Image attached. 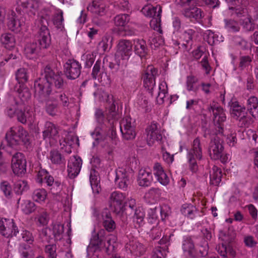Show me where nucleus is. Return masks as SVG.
Listing matches in <instances>:
<instances>
[{"label": "nucleus", "mask_w": 258, "mask_h": 258, "mask_svg": "<svg viewBox=\"0 0 258 258\" xmlns=\"http://www.w3.org/2000/svg\"><path fill=\"white\" fill-rule=\"evenodd\" d=\"M25 7L29 8L33 15L37 14L41 19L42 24L39 29L37 40L40 48H48L51 44V36L45 24L49 25L54 7L44 0H29Z\"/></svg>", "instance_id": "obj_1"}, {"label": "nucleus", "mask_w": 258, "mask_h": 258, "mask_svg": "<svg viewBox=\"0 0 258 258\" xmlns=\"http://www.w3.org/2000/svg\"><path fill=\"white\" fill-rule=\"evenodd\" d=\"M60 88L63 81L58 73H55L50 67H46L41 74V77L34 83L35 97L41 101L47 100L51 92V86Z\"/></svg>", "instance_id": "obj_2"}, {"label": "nucleus", "mask_w": 258, "mask_h": 258, "mask_svg": "<svg viewBox=\"0 0 258 258\" xmlns=\"http://www.w3.org/2000/svg\"><path fill=\"white\" fill-rule=\"evenodd\" d=\"M247 2L246 0H234L231 3V6L229 5L228 10L224 12L225 15L230 14L231 15H235L241 18L240 21L243 28L246 31H251L254 29V24L251 21V18L247 14L246 6Z\"/></svg>", "instance_id": "obj_3"}, {"label": "nucleus", "mask_w": 258, "mask_h": 258, "mask_svg": "<svg viewBox=\"0 0 258 258\" xmlns=\"http://www.w3.org/2000/svg\"><path fill=\"white\" fill-rule=\"evenodd\" d=\"M105 233L104 229H100L96 232L94 229L92 232L91 244L99 249L104 248L107 252L110 253L113 251L117 246V237L114 235L110 234L105 238V241H104Z\"/></svg>", "instance_id": "obj_4"}, {"label": "nucleus", "mask_w": 258, "mask_h": 258, "mask_svg": "<svg viewBox=\"0 0 258 258\" xmlns=\"http://www.w3.org/2000/svg\"><path fill=\"white\" fill-rule=\"evenodd\" d=\"M6 140L8 145L12 148L18 145L20 141L26 145L30 143L27 132L21 127L11 128L6 135Z\"/></svg>", "instance_id": "obj_5"}, {"label": "nucleus", "mask_w": 258, "mask_h": 258, "mask_svg": "<svg viewBox=\"0 0 258 258\" xmlns=\"http://www.w3.org/2000/svg\"><path fill=\"white\" fill-rule=\"evenodd\" d=\"M202 158V149L199 138L195 139L191 148L187 151V159L190 170L195 172L197 170V161Z\"/></svg>", "instance_id": "obj_6"}, {"label": "nucleus", "mask_w": 258, "mask_h": 258, "mask_svg": "<svg viewBox=\"0 0 258 258\" xmlns=\"http://www.w3.org/2000/svg\"><path fill=\"white\" fill-rule=\"evenodd\" d=\"M133 44L128 40H120L117 44L115 59L118 65L124 63L132 53Z\"/></svg>", "instance_id": "obj_7"}, {"label": "nucleus", "mask_w": 258, "mask_h": 258, "mask_svg": "<svg viewBox=\"0 0 258 258\" xmlns=\"http://www.w3.org/2000/svg\"><path fill=\"white\" fill-rule=\"evenodd\" d=\"M230 112L233 118L239 120L241 127L247 126L250 123L251 118L247 116L245 108L237 102H235L231 104Z\"/></svg>", "instance_id": "obj_8"}, {"label": "nucleus", "mask_w": 258, "mask_h": 258, "mask_svg": "<svg viewBox=\"0 0 258 258\" xmlns=\"http://www.w3.org/2000/svg\"><path fill=\"white\" fill-rule=\"evenodd\" d=\"M210 111L213 113V121L215 126L218 128V134H223L224 122L226 120L224 110L218 104L213 103L210 106Z\"/></svg>", "instance_id": "obj_9"}, {"label": "nucleus", "mask_w": 258, "mask_h": 258, "mask_svg": "<svg viewBox=\"0 0 258 258\" xmlns=\"http://www.w3.org/2000/svg\"><path fill=\"white\" fill-rule=\"evenodd\" d=\"M147 142L149 146H152L160 143L162 135L159 128V124L153 121L148 126L146 130Z\"/></svg>", "instance_id": "obj_10"}, {"label": "nucleus", "mask_w": 258, "mask_h": 258, "mask_svg": "<svg viewBox=\"0 0 258 258\" xmlns=\"http://www.w3.org/2000/svg\"><path fill=\"white\" fill-rule=\"evenodd\" d=\"M27 162L24 155L21 153L15 154L12 159L11 167L14 173L22 176L26 171Z\"/></svg>", "instance_id": "obj_11"}, {"label": "nucleus", "mask_w": 258, "mask_h": 258, "mask_svg": "<svg viewBox=\"0 0 258 258\" xmlns=\"http://www.w3.org/2000/svg\"><path fill=\"white\" fill-rule=\"evenodd\" d=\"M0 233L6 237H10L16 236L19 230L13 219L2 218L0 219Z\"/></svg>", "instance_id": "obj_12"}, {"label": "nucleus", "mask_w": 258, "mask_h": 258, "mask_svg": "<svg viewBox=\"0 0 258 258\" xmlns=\"http://www.w3.org/2000/svg\"><path fill=\"white\" fill-rule=\"evenodd\" d=\"M120 127L125 139L132 140L135 138L136 133L135 121L130 117H126L121 120Z\"/></svg>", "instance_id": "obj_13"}, {"label": "nucleus", "mask_w": 258, "mask_h": 258, "mask_svg": "<svg viewBox=\"0 0 258 258\" xmlns=\"http://www.w3.org/2000/svg\"><path fill=\"white\" fill-rule=\"evenodd\" d=\"M94 216L99 221L102 222V225L106 230L108 232L113 231L116 228V224L112 219L108 210L104 209L99 213H94Z\"/></svg>", "instance_id": "obj_14"}, {"label": "nucleus", "mask_w": 258, "mask_h": 258, "mask_svg": "<svg viewBox=\"0 0 258 258\" xmlns=\"http://www.w3.org/2000/svg\"><path fill=\"white\" fill-rule=\"evenodd\" d=\"M81 69L80 63L74 59L68 60L64 65L65 75L70 79L77 78L80 75Z\"/></svg>", "instance_id": "obj_15"}, {"label": "nucleus", "mask_w": 258, "mask_h": 258, "mask_svg": "<svg viewBox=\"0 0 258 258\" xmlns=\"http://www.w3.org/2000/svg\"><path fill=\"white\" fill-rule=\"evenodd\" d=\"M36 180L39 183L45 182L48 186H52L51 190L54 189L57 191L60 189V182L58 180L54 181L53 177L44 169L39 171Z\"/></svg>", "instance_id": "obj_16"}, {"label": "nucleus", "mask_w": 258, "mask_h": 258, "mask_svg": "<svg viewBox=\"0 0 258 258\" xmlns=\"http://www.w3.org/2000/svg\"><path fill=\"white\" fill-rule=\"evenodd\" d=\"M57 134V128L55 124L49 121L45 123L42 136L46 142H48L50 145L54 144L58 138Z\"/></svg>", "instance_id": "obj_17"}, {"label": "nucleus", "mask_w": 258, "mask_h": 258, "mask_svg": "<svg viewBox=\"0 0 258 258\" xmlns=\"http://www.w3.org/2000/svg\"><path fill=\"white\" fill-rule=\"evenodd\" d=\"M157 70L152 66H148L143 76V84L144 87L152 93L155 86V75Z\"/></svg>", "instance_id": "obj_18"}, {"label": "nucleus", "mask_w": 258, "mask_h": 258, "mask_svg": "<svg viewBox=\"0 0 258 258\" xmlns=\"http://www.w3.org/2000/svg\"><path fill=\"white\" fill-rule=\"evenodd\" d=\"M223 146L219 137L216 136L211 140L209 148L211 158L213 160H218L221 156L223 151Z\"/></svg>", "instance_id": "obj_19"}, {"label": "nucleus", "mask_w": 258, "mask_h": 258, "mask_svg": "<svg viewBox=\"0 0 258 258\" xmlns=\"http://www.w3.org/2000/svg\"><path fill=\"white\" fill-rule=\"evenodd\" d=\"M130 172L129 169L119 167L116 171L115 182L118 187L122 189H126L129 183Z\"/></svg>", "instance_id": "obj_20"}, {"label": "nucleus", "mask_w": 258, "mask_h": 258, "mask_svg": "<svg viewBox=\"0 0 258 258\" xmlns=\"http://www.w3.org/2000/svg\"><path fill=\"white\" fill-rule=\"evenodd\" d=\"M24 25L23 18L17 16L14 12H11L8 17L7 25L10 30L12 31L18 32Z\"/></svg>", "instance_id": "obj_21"}, {"label": "nucleus", "mask_w": 258, "mask_h": 258, "mask_svg": "<svg viewBox=\"0 0 258 258\" xmlns=\"http://www.w3.org/2000/svg\"><path fill=\"white\" fill-rule=\"evenodd\" d=\"M125 199L123 194L119 191L112 192L110 197L109 204L111 210L115 212L119 213L122 208V203Z\"/></svg>", "instance_id": "obj_22"}, {"label": "nucleus", "mask_w": 258, "mask_h": 258, "mask_svg": "<svg viewBox=\"0 0 258 258\" xmlns=\"http://www.w3.org/2000/svg\"><path fill=\"white\" fill-rule=\"evenodd\" d=\"M82 165V161L79 157L73 156L70 158L68 165V175L74 178L79 173Z\"/></svg>", "instance_id": "obj_23"}, {"label": "nucleus", "mask_w": 258, "mask_h": 258, "mask_svg": "<svg viewBox=\"0 0 258 258\" xmlns=\"http://www.w3.org/2000/svg\"><path fill=\"white\" fill-rule=\"evenodd\" d=\"M87 9L95 17L104 16L107 11V8L103 0H94Z\"/></svg>", "instance_id": "obj_24"}, {"label": "nucleus", "mask_w": 258, "mask_h": 258, "mask_svg": "<svg viewBox=\"0 0 258 258\" xmlns=\"http://www.w3.org/2000/svg\"><path fill=\"white\" fill-rule=\"evenodd\" d=\"M153 172L155 177L160 184L166 186L169 183V177L160 163L154 164L153 167Z\"/></svg>", "instance_id": "obj_25"}, {"label": "nucleus", "mask_w": 258, "mask_h": 258, "mask_svg": "<svg viewBox=\"0 0 258 258\" xmlns=\"http://www.w3.org/2000/svg\"><path fill=\"white\" fill-rule=\"evenodd\" d=\"M153 181L152 172L149 170L141 169L139 170L138 177V184L140 186H149Z\"/></svg>", "instance_id": "obj_26"}, {"label": "nucleus", "mask_w": 258, "mask_h": 258, "mask_svg": "<svg viewBox=\"0 0 258 258\" xmlns=\"http://www.w3.org/2000/svg\"><path fill=\"white\" fill-rule=\"evenodd\" d=\"M35 112L34 109L30 106L25 107L24 111L21 110L17 113V117L19 121L22 123H25L28 121L30 122L34 121Z\"/></svg>", "instance_id": "obj_27"}, {"label": "nucleus", "mask_w": 258, "mask_h": 258, "mask_svg": "<svg viewBox=\"0 0 258 258\" xmlns=\"http://www.w3.org/2000/svg\"><path fill=\"white\" fill-rule=\"evenodd\" d=\"M183 15L191 21H200L204 17V13L197 7L185 9L183 12Z\"/></svg>", "instance_id": "obj_28"}, {"label": "nucleus", "mask_w": 258, "mask_h": 258, "mask_svg": "<svg viewBox=\"0 0 258 258\" xmlns=\"http://www.w3.org/2000/svg\"><path fill=\"white\" fill-rule=\"evenodd\" d=\"M204 38L211 45L224 41V37L219 33H215L210 30H207L204 33Z\"/></svg>", "instance_id": "obj_29"}, {"label": "nucleus", "mask_w": 258, "mask_h": 258, "mask_svg": "<svg viewBox=\"0 0 258 258\" xmlns=\"http://www.w3.org/2000/svg\"><path fill=\"white\" fill-rule=\"evenodd\" d=\"M125 247L127 250L133 254L137 256H141L143 255L145 251V247L141 243L137 241H132L127 243Z\"/></svg>", "instance_id": "obj_30"}, {"label": "nucleus", "mask_w": 258, "mask_h": 258, "mask_svg": "<svg viewBox=\"0 0 258 258\" xmlns=\"http://www.w3.org/2000/svg\"><path fill=\"white\" fill-rule=\"evenodd\" d=\"M0 41L2 45L8 50H12L16 45L15 37L10 33L3 34L0 37Z\"/></svg>", "instance_id": "obj_31"}, {"label": "nucleus", "mask_w": 258, "mask_h": 258, "mask_svg": "<svg viewBox=\"0 0 258 258\" xmlns=\"http://www.w3.org/2000/svg\"><path fill=\"white\" fill-rule=\"evenodd\" d=\"M40 49L36 43H29L26 45L24 53L28 58L34 59L37 58Z\"/></svg>", "instance_id": "obj_32"}, {"label": "nucleus", "mask_w": 258, "mask_h": 258, "mask_svg": "<svg viewBox=\"0 0 258 258\" xmlns=\"http://www.w3.org/2000/svg\"><path fill=\"white\" fill-rule=\"evenodd\" d=\"M142 12L146 16L153 18L158 16H161L162 9L159 5L154 7L152 5H148L142 8Z\"/></svg>", "instance_id": "obj_33"}, {"label": "nucleus", "mask_w": 258, "mask_h": 258, "mask_svg": "<svg viewBox=\"0 0 258 258\" xmlns=\"http://www.w3.org/2000/svg\"><path fill=\"white\" fill-rule=\"evenodd\" d=\"M135 53L141 57L146 56L148 53L146 42L143 39H135L134 41Z\"/></svg>", "instance_id": "obj_34"}, {"label": "nucleus", "mask_w": 258, "mask_h": 258, "mask_svg": "<svg viewBox=\"0 0 258 258\" xmlns=\"http://www.w3.org/2000/svg\"><path fill=\"white\" fill-rule=\"evenodd\" d=\"M15 90L18 94V97L23 102L26 101L31 97V93L24 84H20L16 85Z\"/></svg>", "instance_id": "obj_35"}, {"label": "nucleus", "mask_w": 258, "mask_h": 258, "mask_svg": "<svg viewBox=\"0 0 258 258\" xmlns=\"http://www.w3.org/2000/svg\"><path fill=\"white\" fill-rule=\"evenodd\" d=\"M180 211L182 215L191 219L196 217L198 212L197 208L190 204L182 205Z\"/></svg>", "instance_id": "obj_36"}, {"label": "nucleus", "mask_w": 258, "mask_h": 258, "mask_svg": "<svg viewBox=\"0 0 258 258\" xmlns=\"http://www.w3.org/2000/svg\"><path fill=\"white\" fill-rule=\"evenodd\" d=\"M160 196V190L158 188L153 187L145 193L144 199L147 203L153 204L157 201Z\"/></svg>", "instance_id": "obj_37"}, {"label": "nucleus", "mask_w": 258, "mask_h": 258, "mask_svg": "<svg viewBox=\"0 0 258 258\" xmlns=\"http://www.w3.org/2000/svg\"><path fill=\"white\" fill-rule=\"evenodd\" d=\"M247 107L253 117H258V99L257 97L250 96L247 101Z\"/></svg>", "instance_id": "obj_38"}, {"label": "nucleus", "mask_w": 258, "mask_h": 258, "mask_svg": "<svg viewBox=\"0 0 258 258\" xmlns=\"http://www.w3.org/2000/svg\"><path fill=\"white\" fill-rule=\"evenodd\" d=\"M158 96L156 98L158 104H162L164 101V98L168 94V87L167 83L164 81H161L158 86Z\"/></svg>", "instance_id": "obj_39"}, {"label": "nucleus", "mask_w": 258, "mask_h": 258, "mask_svg": "<svg viewBox=\"0 0 258 258\" xmlns=\"http://www.w3.org/2000/svg\"><path fill=\"white\" fill-rule=\"evenodd\" d=\"M222 176L221 169L216 166H213L210 173L211 184L215 186L219 185L221 181Z\"/></svg>", "instance_id": "obj_40"}, {"label": "nucleus", "mask_w": 258, "mask_h": 258, "mask_svg": "<svg viewBox=\"0 0 258 258\" xmlns=\"http://www.w3.org/2000/svg\"><path fill=\"white\" fill-rule=\"evenodd\" d=\"M145 217V211L142 207H139L134 210L133 221L135 224L139 226L142 225L144 223Z\"/></svg>", "instance_id": "obj_41"}, {"label": "nucleus", "mask_w": 258, "mask_h": 258, "mask_svg": "<svg viewBox=\"0 0 258 258\" xmlns=\"http://www.w3.org/2000/svg\"><path fill=\"white\" fill-rule=\"evenodd\" d=\"M48 159L52 163L56 165H60L65 163L64 157L57 150L51 151Z\"/></svg>", "instance_id": "obj_42"}, {"label": "nucleus", "mask_w": 258, "mask_h": 258, "mask_svg": "<svg viewBox=\"0 0 258 258\" xmlns=\"http://www.w3.org/2000/svg\"><path fill=\"white\" fill-rule=\"evenodd\" d=\"M182 249L184 253L193 256L195 254V249L193 242L189 237L184 238L182 243Z\"/></svg>", "instance_id": "obj_43"}, {"label": "nucleus", "mask_w": 258, "mask_h": 258, "mask_svg": "<svg viewBox=\"0 0 258 258\" xmlns=\"http://www.w3.org/2000/svg\"><path fill=\"white\" fill-rule=\"evenodd\" d=\"M47 197V192L43 188L35 189L33 194V199L36 202L42 203L45 202Z\"/></svg>", "instance_id": "obj_44"}, {"label": "nucleus", "mask_w": 258, "mask_h": 258, "mask_svg": "<svg viewBox=\"0 0 258 258\" xmlns=\"http://www.w3.org/2000/svg\"><path fill=\"white\" fill-rule=\"evenodd\" d=\"M100 61H97L93 68L92 76L93 79H97L100 82H102L103 76L107 77V75L106 73H100Z\"/></svg>", "instance_id": "obj_45"}, {"label": "nucleus", "mask_w": 258, "mask_h": 258, "mask_svg": "<svg viewBox=\"0 0 258 258\" xmlns=\"http://www.w3.org/2000/svg\"><path fill=\"white\" fill-rule=\"evenodd\" d=\"M105 95L107 97L108 100H111V101H110V103L108 104V117H110L113 119H117L119 117V114L116 111V107L114 101L113 100L112 96H109L107 94H105Z\"/></svg>", "instance_id": "obj_46"}, {"label": "nucleus", "mask_w": 258, "mask_h": 258, "mask_svg": "<svg viewBox=\"0 0 258 258\" xmlns=\"http://www.w3.org/2000/svg\"><path fill=\"white\" fill-rule=\"evenodd\" d=\"M225 28L230 32H238L240 30L239 24L233 20L224 19Z\"/></svg>", "instance_id": "obj_47"}, {"label": "nucleus", "mask_w": 258, "mask_h": 258, "mask_svg": "<svg viewBox=\"0 0 258 258\" xmlns=\"http://www.w3.org/2000/svg\"><path fill=\"white\" fill-rule=\"evenodd\" d=\"M19 252L21 258H34L33 251L30 245H21L19 248Z\"/></svg>", "instance_id": "obj_48"}, {"label": "nucleus", "mask_w": 258, "mask_h": 258, "mask_svg": "<svg viewBox=\"0 0 258 258\" xmlns=\"http://www.w3.org/2000/svg\"><path fill=\"white\" fill-rule=\"evenodd\" d=\"M29 188L27 182L24 180H18L14 184V189L18 195H21Z\"/></svg>", "instance_id": "obj_49"}, {"label": "nucleus", "mask_w": 258, "mask_h": 258, "mask_svg": "<svg viewBox=\"0 0 258 258\" xmlns=\"http://www.w3.org/2000/svg\"><path fill=\"white\" fill-rule=\"evenodd\" d=\"M98 182L97 176L96 174L95 171L91 170L90 174V182L92 189L94 192L99 193V188L98 186Z\"/></svg>", "instance_id": "obj_50"}, {"label": "nucleus", "mask_w": 258, "mask_h": 258, "mask_svg": "<svg viewBox=\"0 0 258 258\" xmlns=\"http://www.w3.org/2000/svg\"><path fill=\"white\" fill-rule=\"evenodd\" d=\"M130 20L129 16L127 14H119L114 18V24L116 26L124 27Z\"/></svg>", "instance_id": "obj_51"}, {"label": "nucleus", "mask_w": 258, "mask_h": 258, "mask_svg": "<svg viewBox=\"0 0 258 258\" xmlns=\"http://www.w3.org/2000/svg\"><path fill=\"white\" fill-rule=\"evenodd\" d=\"M63 21L62 12L60 10L57 11L52 20L53 25L57 29H61L63 27Z\"/></svg>", "instance_id": "obj_52"}, {"label": "nucleus", "mask_w": 258, "mask_h": 258, "mask_svg": "<svg viewBox=\"0 0 258 258\" xmlns=\"http://www.w3.org/2000/svg\"><path fill=\"white\" fill-rule=\"evenodd\" d=\"M21 209L25 214H29L35 210V205L30 201H25L21 205Z\"/></svg>", "instance_id": "obj_53"}, {"label": "nucleus", "mask_w": 258, "mask_h": 258, "mask_svg": "<svg viewBox=\"0 0 258 258\" xmlns=\"http://www.w3.org/2000/svg\"><path fill=\"white\" fill-rule=\"evenodd\" d=\"M159 211V209L158 207L151 208L148 210L147 219L149 223L153 224L157 221Z\"/></svg>", "instance_id": "obj_54"}, {"label": "nucleus", "mask_w": 258, "mask_h": 258, "mask_svg": "<svg viewBox=\"0 0 258 258\" xmlns=\"http://www.w3.org/2000/svg\"><path fill=\"white\" fill-rule=\"evenodd\" d=\"M0 188L6 197L10 198L12 197V188L9 182L2 181L0 183Z\"/></svg>", "instance_id": "obj_55"}, {"label": "nucleus", "mask_w": 258, "mask_h": 258, "mask_svg": "<svg viewBox=\"0 0 258 258\" xmlns=\"http://www.w3.org/2000/svg\"><path fill=\"white\" fill-rule=\"evenodd\" d=\"M63 228V225L61 224L56 223L53 225L52 232L56 239L59 240L62 238Z\"/></svg>", "instance_id": "obj_56"}, {"label": "nucleus", "mask_w": 258, "mask_h": 258, "mask_svg": "<svg viewBox=\"0 0 258 258\" xmlns=\"http://www.w3.org/2000/svg\"><path fill=\"white\" fill-rule=\"evenodd\" d=\"M149 41L150 46L153 49H156L164 43V40L160 36L151 37L149 39Z\"/></svg>", "instance_id": "obj_57"}, {"label": "nucleus", "mask_w": 258, "mask_h": 258, "mask_svg": "<svg viewBox=\"0 0 258 258\" xmlns=\"http://www.w3.org/2000/svg\"><path fill=\"white\" fill-rule=\"evenodd\" d=\"M16 78L18 82V84H24L28 79L26 70L24 68L19 69L16 73Z\"/></svg>", "instance_id": "obj_58"}, {"label": "nucleus", "mask_w": 258, "mask_h": 258, "mask_svg": "<svg viewBox=\"0 0 258 258\" xmlns=\"http://www.w3.org/2000/svg\"><path fill=\"white\" fill-rule=\"evenodd\" d=\"M167 248L158 247L155 248L153 252L152 258H163L166 256Z\"/></svg>", "instance_id": "obj_59"}, {"label": "nucleus", "mask_w": 258, "mask_h": 258, "mask_svg": "<svg viewBox=\"0 0 258 258\" xmlns=\"http://www.w3.org/2000/svg\"><path fill=\"white\" fill-rule=\"evenodd\" d=\"M22 108L21 105L15 103L8 108L7 110V114L11 117H13L14 115H17V113Z\"/></svg>", "instance_id": "obj_60"}, {"label": "nucleus", "mask_w": 258, "mask_h": 258, "mask_svg": "<svg viewBox=\"0 0 258 258\" xmlns=\"http://www.w3.org/2000/svg\"><path fill=\"white\" fill-rule=\"evenodd\" d=\"M161 23V16H158L153 18L150 21V25L154 30L159 32L160 33H162V30L160 27Z\"/></svg>", "instance_id": "obj_61"}, {"label": "nucleus", "mask_w": 258, "mask_h": 258, "mask_svg": "<svg viewBox=\"0 0 258 258\" xmlns=\"http://www.w3.org/2000/svg\"><path fill=\"white\" fill-rule=\"evenodd\" d=\"M93 138H94L97 143H101L102 141L108 140L107 138L103 137L101 130L99 127H96L93 132L91 134Z\"/></svg>", "instance_id": "obj_62"}, {"label": "nucleus", "mask_w": 258, "mask_h": 258, "mask_svg": "<svg viewBox=\"0 0 258 258\" xmlns=\"http://www.w3.org/2000/svg\"><path fill=\"white\" fill-rule=\"evenodd\" d=\"M158 208L160 212L161 217L162 220L167 218L171 214L170 208L167 205H162Z\"/></svg>", "instance_id": "obj_63"}, {"label": "nucleus", "mask_w": 258, "mask_h": 258, "mask_svg": "<svg viewBox=\"0 0 258 258\" xmlns=\"http://www.w3.org/2000/svg\"><path fill=\"white\" fill-rule=\"evenodd\" d=\"M56 246L54 244H50L46 245L45 248V252L49 258H56Z\"/></svg>", "instance_id": "obj_64"}]
</instances>
